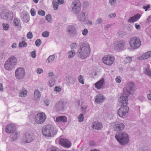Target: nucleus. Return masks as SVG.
<instances>
[{
  "label": "nucleus",
  "instance_id": "nucleus-1",
  "mask_svg": "<svg viewBox=\"0 0 151 151\" xmlns=\"http://www.w3.org/2000/svg\"><path fill=\"white\" fill-rule=\"evenodd\" d=\"M136 90L135 85L133 82H129L125 86L123 89V95L120 97V102L122 106L118 111L119 115L123 117L127 114L129 108L127 106L128 103L127 97Z\"/></svg>",
  "mask_w": 151,
  "mask_h": 151
},
{
  "label": "nucleus",
  "instance_id": "nucleus-2",
  "mask_svg": "<svg viewBox=\"0 0 151 151\" xmlns=\"http://www.w3.org/2000/svg\"><path fill=\"white\" fill-rule=\"evenodd\" d=\"M78 56L82 59H84L88 56L90 53L89 46L87 43L81 44L80 48L78 50Z\"/></svg>",
  "mask_w": 151,
  "mask_h": 151
},
{
  "label": "nucleus",
  "instance_id": "nucleus-3",
  "mask_svg": "<svg viewBox=\"0 0 151 151\" xmlns=\"http://www.w3.org/2000/svg\"><path fill=\"white\" fill-rule=\"evenodd\" d=\"M57 132V130L50 125L43 127L42 129L43 134L46 137H52Z\"/></svg>",
  "mask_w": 151,
  "mask_h": 151
},
{
  "label": "nucleus",
  "instance_id": "nucleus-4",
  "mask_svg": "<svg viewBox=\"0 0 151 151\" xmlns=\"http://www.w3.org/2000/svg\"><path fill=\"white\" fill-rule=\"evenodd\" d=\"M115 138L122 145L126 144L129 140L128 134L125 132L118 133L116 134Z\"/></svg>",
  "mask_w": 151,
  "mask_h": 151
},
{
  "label": "nucleus",
  "instance_id": "nucleus-5",
  "mask_svg": "<svg viewBox=\"0 0 151 151\" xmlns=\"http://www.w3.org/2000/svg\"><path fill=\"white\" fill-rule=\"evenodd\" d=\"M17 62V58L14 56L12 57L5 62L4 65V68L7 70H11L15 66Z\"/></svg>",
  "mask_w": 151,
  "mask_h": 151
},
{
  "label": "nucleus",
  "instance_id": "nucleus-6",
  "mask_svg": "<svg viewBox=\"0 0 151 151\" xmlns=\"http://www.w3.org/2000/svg\"><path fill=\"white\" fill-rule=\"evenodd\" d=\"M130 46L133 49L139 48L141 45V42L139 39L137 37L131 38L129 40Z\"/></svg>",
  "mask_w": 151,
  "mask_h": 151
},
{
  "label": "nucleus",
  "instance_id": "nucleus-7",
  "mask_svg": "<svg viewBox=\"0 0 151 151\" xmlns=\"http://www.w3.org/2000/svg\"><path fill=\"white\" fill-rule=\"evenodd\" d=\"M25 72L24 69L22 68H17L15 71V75L16 78L19 79H22L25 76Z\"/></svg>",
  "mask_w": 151,
  "mask_h": 151
},
{
  "label": "nucleus",
  "instance_id": "nucleus-8",
  "mask_svg": "<svg viewBox=\"0 0 151 151\" xmlns=\"http://www.w3.org/2000/svg\"><path fill=\"white\" fill-rule=\"evenodd\" d=\"M34 136L33 131H29L27 132L23 137V142L25 143L31 142L33 140Z\"/></svg>",
  "mask_w": 151,
  "mask_h": 151
},
{
  "label": "nucleus",
  "instance_id": "nucleus-9",
  "mask_svg": "<svg viewBox=\"0 0 151 151\" xmlns=\"http://www.w3.org/2000/svg\"><path fill=\"white\" fill-rule=\"evenodd\" d=\"M46 116L43 112L39 113L36 116L35 121L38 124H42L45 122Z\"/></svg>",
  "mask_w": 151,
  "mask_h": 151
},
{
  "label": "nucleus",
  "instance_id": "nucleus-10",
  "mask_svg": "<svg viewBox=\"0 0 151 151\" xmlns=\"http://www.w3.org/2000/svg\"><path fill=\"white\" fill-rule=\"evenodd\" d=\"M102 60L105 64L110 65L113 63L114 60V58L109 55H106L102 58Z\"/></svg>",
  "mask_w": 151,
  "mask_h": 151
},
{
  "label": "nucleus",
  "instance_id": "nucleus-11",
  "mask_svg": "<svg viewBox=\"0 0 151 151\" xmlns=\"http://www.w3.org/2000/svg\"><path fill=\"white\" fill-rule=\"evenodd\" d=\"M81 3L79 0H75L72 4L73 12L76 13L79 12L81 10Z\"/></svg>",
  "mask_w": 151,
  "mask_h": 151
},
{
  "label": "nucleus",
  "instance_id": "nucleus-12",
  "mask_svg": "<svg viewBox=\"0 0 151 151\" xmlns=\"http://www.w3.org/2000/svg\"><path fill=\"white\" fill-rule=\"evenodd\" d=\"M59 143L63 146L67 148L70 147L71 145V143L68 140L63 138L60 139Z\"/></svg>",
  "mask_w": 151,
  "mask_h": 151
},
{
  "label": "nucleus",
  "instance_id": "nucleus-13",
  "mask_svg": "<svg viewBox=\"0 0 151 151\" xmlns=\"http://www.w3.org/2000/svg\"><path fill=\"white\" fill-rule=\"evenodd\" d=\"M114 47L115 49L118 51H119L122 49L124 47L125 43L122 41H120L116 42Z\"/></svg>",
  "mask_w": 151,
  "mask_h": 151
},
{
  "label": "nucleus",
  "instance_id": "nucleus-14",
  "mask_svg": "<svg viewBox=\"0 0 151 151\" xmlns=\"http://www.w3.org/2000/svg\"><path fill=\"white\" fill-rule=\"evenodd\" d=\"M15 129V125L12 124H8L5 129V132L8 133L12 132Z\"/></svg>",
  "mask_w": 151,
  "mask_h": 151
},
{
  "label": "nucleus",
  "instance_id": "nucleus-15",
  "mask_svg": "<svg viewBox=\"0 0 151 151\" xmlns=\"http://www.w3.org/2000/svg\"><path fill=\"white\" fill-rule=\"evenodd\" d=\"M151 57V51H148L146 52L143 54L141 56L138 57L137 59L139 60H144Z\"/></svg>",
  "mask_w": 151,
  "mask_h": 151
},
{
  "label": "nucleus",
  "instance_id": "nucleus-16",
  "mask_svg": "<svg viewBox=\"0 0 151 151\" xmlns=\"http://www.w3.org/2000/svg\"><path fill=\"white\" fill-rule=\"evenodd\" d=\"M104 83V78H102L95 84V87L98 89L102 88L103 86Z\"/></svg>",
  "mask_w": 151,
  "mask_h": 151
},
{
  "label": "nucleus",
  "instance_id": "nucleus-17",
  "mask_svg": "<svg viewBox=\"0 0 151 151\" xmlns=\"http://www.w3.org/2000/svg\"><path fill=\"white\" fill-rule=\"evenodd\" d=\"M141 15L139 14L134 15L133 17H130L128 20V22L132 23L138 20L140 17Z\"/></svg>",
  "mask_w": 151,
  "mask_h": 151
},
{
  "label": "nucleus",
  "instance_id": "nucleus-18",
  "mask_svg": "<svg viewBox=\"0 0 151 151\" xmlns=\"http://www.w3.org/2000/svg\"><path fill=\"white\" fill-rule=\"evenodd\" d=\"M92 127L93 129L99 130L102 127V124L100 122H94L93 123Z\"/></svg>",
  "mask_w": 151,
  "mask_h": 151
},
{
  "label": "nucleus",
  "instance_id": "nucleus-19",
  "mask_svg": "<svg viewBox=\"0 0 151 151\" xmlns=\"http://www.w3.org/2000/svg\"><path fill=\"white\" fill-rule=\"evenodd\" d=\"M67 121L66 117L64 116H58L56 118V121L57 122H65Z\"/></svg>",
  "mask_w": 151,
  "mask_h": 151
},
{
  "label": "nucleus",
  "instance_id": "nucleus-20",
  "mask_svg": "<svg viewBox=\"0 0 151 151\" xmlns=\"http://www.w3.org/2000/svg\"><path fill=\"white\" fill-rule=\"evenodd\" d=\"M104 99V97L102 95H98L96 96L95 101L97 103L99 104L103 101Z\"/></svg>",
  "mask_w": 151,
  "mask_h": 151
},
{
  "label": "nucleus",
  "instance_id": "nucleus-21",
  "mask_svg": "<svg viewBox=\"0 0 151 151\" xmlns=\"http://www.w3.org/2000/svg\"><path fill=\"white\" fill-rule=\"evenodd\" d=\"M68 31L70 34H74L76 33V30L73 26H69L67 27Z\"/></svg>",
  "mask_w": 151,
  "mask_h": 151
},
{
  "label": "nucleus",
  "instance_id": "nucleus-22",
  "mask_svg": "<svg viewBox=\"0 0 151 151\" xmlns=\"http://www.w3.org/2000/svg\"><path fill=\"white\" fill-rule=\"evenodd\" d=\"M114 130L116 131L123 130L124 128V125L122 123L115 125Z\"/></svg>",
  "mask_w": 151,
  "mask_h": 151
},
{
  "label": "nucleus",
  "instance_id": "nucleus-23",
  "mask_svg": "<svg viewBox=\"0 0 151 151\" xmlns=\"http://www.w3.org/2000/svg\"><path fill=\"white\" fill-rule=\"evenodd\" d=\"M34 95L35 99L40 98V94L38 90H35L34 92Z\"/></svg>",
  "mask_w": 151,
  "mask_h": 151
},
{
  "label": "nucleus",
  "instance_id": "nucleus-24",
  "mask_svg": "<svg viewBox=\"0 0 151 151\" xmlns=\"http://www.w3.org/2000/svg\"><path fill=\"white\" fill-rule=\"evenodd\" d=\"M68 57L70 58L73 57L75 55V52L74 50H72L68 52Z\"/></svg>",
  "mask_w": 151,
  "mask_h": 151
},
{
  "label": "nucleus",
  "instance_id": "nucleus-25",
  "mask_svg": "<svg viewBox=\"0 0 151 151\" xmlns=\"http://www.w3.org/2000/svg\"><path fill=\"white\" fill-rule=\"evenodd\" d=\"M9 13L6 12V13L4 12H2L1 14V17L2 18L4 19H6L8 17V15Z\"/></svg>",
  "mask_w": 151,
  "mask_h": 151
},
{
  "label": "nucleus",
  "instance_id": "nucleus-26",
  "mask_svg": "<svg viewBox=\"0 0 151 151\" xmlns=\"http://www.w3.org/2000/svg\"><path fill=\"white\" fill-rule=\"evenodd\" d=\"M47 151H59V150L56 147L52 146L48 148Z\"/></svg>",
  "mask_w": 151,
  "mask_h": 151
},
{
  "label": "nucleus",
  "instance_id": "nucleus-27",
  "mask_svg": "<svg viewBox=\"0 0 151 151\" xmlns=\"http://www.w3.org/2000/svg\"><path fill=\"white\" fill-rule=\"evenodd\" d=\"M27 45V44L26 42L24 41H22L19 43V47H26Z\"/></svg>",
  "mask_w": 151,
  "mask_h": 151
},
{
  "label": "nucleus",
  "instance_id": "nucleus-28",
  "mask_svg": "<svg viewBox=\"0 0 151 151\" xmlns=\"http://www.w3.org/2000/svg\"><path fill=\"white\" fill-rule=\"evenodd\" d=\"M27 90L22 89V91L19 93L20 96L22 97H24L27 95Z\"/></svg>",
  "mask_w": 151,
  "mask_h": 151
},
{
  "label": "nucleus",
  "instance_id": "nucleus-29",
  "mask_svg": "<svg viewBox=\"0 0 151 151\" xmlns=\"http://www.w3.org/2000/svg\"><path fill=\"white\" fill-rule=\"evenodd\" d=\"M55 56L53 55L50 56L46 60L47 63L52 62L54 60Z\"/></svg>",
  "mask_w": 151,
  "mask_h": 151
},
{
  "label": "nucleus",
  "instance_id": "nucleus-30",
  "mask_svg": "<svg viewBox=\"0 0 151 151\" xmlns=\"http://www.w3.org/2000/svg\"><path fill=\"white\" fill-rule=\"evenodd\" d=\"M52 4L54 9L55 10H56L58 8V3L56 1H52Z\"/></svg>",
  "mask_w": 151,
  "mask_h": 151
},
{
  "label": "nucleus",
  "instance_id": "nucleus-31",
  "mask_svg": "<svg viewBox=\"0 0 151 151\" xmlns=\"http://www.w3.org/2000/svg\"><path fill=\"white\" fill-rule=\"evenodd\" d=\"M14 25L15 26H18L20 23V20L18 19H16L14 20Z\"/></svg>",
  "mask_w": 151,
  "mask_h": 151
},
{
  "label": "nucleus",
  "instance_id": "nucleus-32",
  "mask_svg": "<svg viewBox=\"0 0 151 151\" xmlns=\"http://www.w3.org/2000/svg\"><path fill=\"white\" fill-rule=\"evenodd\" d=\"M85 14L84 13H82V14H81L80 16H79L78 18L79 19L80 21H83L85 20Z\"/></svg>",
  "mask_w": 151,
  "mask_h": 151
},
{
  "label": "nucleus",
  "instance_id": "nucleus-33",
  "mask_svg": "<svg viewBox=\"0 0 151 151\" xmlns=\"http://www.w3.org/2000/svg\"><path fill=\"white\" fill-rule=\"evenodd\" d=\"M145 73L148 76L151 77V70L148 68L146 69L145 71Z\"/></svg>",
  "mask_w": 151,
  "mask_h": 151
},
{
  "label": "nucleus",
  "instance_id": "nucleus-34",
  "mask_svg": "<svg viewBox=\"0 0 151 151\" xmlns=\"http://www.w3.org/2000/svg\"><path fill=\"white\" fill-rule=\"evenodd\" d=\"M132 58L130 57H127L124 60V62L126 63H129L132 61Z\"/></svg>",
  "mask_w": 151,
  "mask_h": 151
},
{
  "label": "nucleus",
  "instance_id": "nucleus-35",
  "mask_svg": "<svg viewBox=\"0 0 151 151\" xmlns=\"http://www.w3.org/2000/svg\"><path fill=\"white\" fill-rule=\"evenodd\" d=\"M78 80L79 82L82 84H84L83 79V76L81 75H80L78 77Z\"/></svg>",
  "mask_w": 151,
  "mask_h": 151
},
{
  "label": "nucleus",
  "instance_id": "nucleus-36",
  "mask_svg": "<svg viewBox=\"0 0 151 151\" xmlns=\"http://www.w3.org/2000/svg\"><path fill=\"white\" fill-rule=\"evenodd\" d=\"M3 29L5 30H7L9 28V25L7 24H3Z\"/></svg>",
  "mask_w": 151,
  "mask_h": 151
},
{
  "label": "nucleus",
  "instance_id": "nucleus-37",
  "mask_svg": "<svg viewBox=\"0 0 151 151\" xmlns=\"http://www.w3.org/2000/svg\"><path fill=\"white\" fill-rule=\"evenodd\" d=\"M35 44L36 46H39L41 44V41L40 39H37L35 41Z\"/></svg>",
  "mask_w": 151,
  "mask_h": 151
},
{
  "label": "nucleus",
  "instance_id": "nucleus-38",
  "mask_svg": "<svg viewBox=\"0 0 151 151\" xmlns=\"http://www.w3.org/2000/svg\"><path fill=\"white\" fill-rule=\"evenodd\" d=\"M27 38L29 39H32L33 37L32 33L30 32H28L27 33Z\"/></svg>",
  "mask_w": 151,
  "mask_h": 151
},
{
  "label": "nucleus",
  "instance_id": "nucleus-39",
  "mask_svg": "<svg viewBox=\"0 0 151 151\" xmlns=\"http://www.w3.org/2000/svg\"><path fill=\"white\" fill-rule=\"evenodd\" d=\"M83 114H81L78 117V121L80 122H82L83 120Z\"/></svg>",
  "mask_w": 151,
  "mask_h": 151
},
{
  "label": "nucleus",
  "instance_id": "nucleus-40",
  "mask_svg": "<svg viewBox=\"0 0 151 151\" xmlns=\"http://www.w3.org/2000/svg\"><path fill=\"white\" fill-rule=\"evenodd\" d=\"M42 36L44 37H48L49 36V33L47 31H45L42 33Z\"/></svg>",
  "mask_w": 151,
  "mask_h": 151
},
{
  "label": "nucleus",
  "instance_id": "nucleus-41",
  "mask_svg": "<svg viewBox=\"0 0 151 151\" xmlns=\"http://www.w3.org/2000/svg\"><path fill=\"white\" fill-rule=\"evenodd\" d=\"M46 19L48 22H51L52 20L51 15L50 14L47 15L46 16Z\"/></svg>",
  "mask_w": 151,
  "mask_h": 151
},
{
  "label": "nucleus",
  "instance_id": "nucleus-42",
  "mask_svg": "<svg viewBox=\"0 0 151 151\" xmlns=\"http://www.w3.org/2000/svg\"><path fill=\"white\" fill-rule=\"evenodd\" d=\"M38 13L39 15L42 16H44L45 15V11L42 10L39 11Z\"/></svg>",
  "mask_w": 151,
  "mask_h": 151
},
{
  "label": "nucleus",
  "instance_id": "nucleus-43",
  "mask_svg": "<svg viewBox=\"0 0 151 151\" xmlns=\"http://www.w3.org/2000/svg\"><path fill=\"white\" fill-rule=\"evenodd\" d=\"M121 80L122 78L120 76H117L115 79L116 82L118 83L121 82Z\"/></svg>",
  "mask_w": 151,
  "mask_h": 151
},
{
  "label": "nucleus",
  "instance_id": "nucleus-44",
  "mask_svg": "<svg viewBox=\"0 0 151 151\" xmlns=\"http://www.w3.org/2000/svg\"><path fill=\"white\" fill-rule=\"evenodd\" d=\"M18 134L17 133H16L15 134H12L11 135V136L12 137L13 139L14 140L17 139V137Z\"/></svg>",
  "mask_w": 151,
  "mask_h": 151
},
{
  "label": "nucleus",
  "instance_id": "nucleus-45",
  "mask_svg": "<svg viewBox=\"0 0 151 151\" xmlns=\"http://www.w3.org/2000/svg\"><path fill=\"white\" fill-rule=\"evenodd\" d=\"M61 90V88L60 86H56L55 87L54 91H60Z\"/></svg>",
  "mask_w": 151,
  "mask_h": 151
},
{
  "label": "nucleus",
  "instance_id": "nucleus-46",
  "mask_svg": "<svg viewBox=\"0 0 151 151\" xmlns=\"http://www.w3.org/2000/svg\"><path fill=\"white\" fill-rule=\"evenodd\" d=\"M31 14L32 16H34L36 14V13L34 9H31L30 10Z\"/></svg>",
  "mask_w": 151,
  "mask_h": 151
},
{
  "label": "nucleus",
  "instance_id": "nucleus-47",
  "mask_svg": "<svg viewBox=\"0 0 151 151\" xmlns=\"http://www.w3.org/2000/svg\"><path fill=\"white\" fill-rule=\"evenodd\" d=\"M49 85L50 87H52L54 84V81L52 80H50L49 81Z\"/></svg>",
  "mask_w": 151,
  "mask_h": 151
},
{
  "label": "nucleus",
  "instance_id": "nucleus-48",
  "mask_svg": "<svg viewBox=\"0 0 151 151\" xmlns=\"http://www.w3.org/2000/svg\"><path fill=\"white\" fill-rule=\"evenodd\" d=\"M88 32V30L86 29H84L82 32V34L83 35H86Z\"/></svg>",
  "mask_w": 151,
  "mask_h": 151
},
{
  "label": "nucleus",
  "instance_id": "nucleus-49",
  "mask_svg": "<svg viewBox=\"0 0 151 151\" xmlns=\"http://www.w3.org/2000/svg\"><path fill=\"white\" fill-rule=\"evenodd\" d=\"M43 72V70L41 68H37V73L38 74H40L42 73Z\"/></svg>",
  "mask_w": 151,
  "mask_h": 151
},
{
  "label": "nucleus",
  "instance_id": "nucleus-50",
  "mask_svg": "<svg viewBox=\"0 0 151 151\" xmlns=\"http://www.w3.org/2000/svg\"><path fill=\"white\" fill-rule=\"evenodd\" d=\"M150 5L148 4L147 6H143V8H144L145 9V11H146L149 8H150Z\"/></svg>",
  "mask_w": 151,
  "mask_h": 151
},
{
  "label": "nucleus",
  "instance_id": "nucleus-51",
  "mask_svg": "<svg viewBox=\"0 0 151 151\" xmlns=\"http://www.w3.org/2000/svg\"><path fill=\"white\" fill-rule=\"evenodd\" d=\"M116 0H109V2L111 5H114L116 3Z\"/></svg>",
  "mask_w": 151,
  "mask_h": 151
},
{
  "label": "nucleus",
  "instance_id": "nucleus-52",
  "mask_svg": "<svg viewBox=\"0 0 151 151\" xmlns=\"http://www.w3.org/2000/svg\"><path fill=\"white\" fill-rule=\"evenodd\" d=\"M32 57L33 58H35L36 57V54L35 52L33 51L31 53Z\"/></svg>",
  "mask_w": 151,
  "mask_h": 151
},
{
  "label": "nucleus",
  "instance_id": "nucleus-53",
  "mask_svg": "<svg viewBox=\"0 0 151 151\" xmlns=\"http://www.w3.org/2000/svg\"><path fill=\"white\" fill-rule=\"evenodd\" d=\"M135 27L136 29H139L140 28V25L137 24V23L135 24Z\"/></svg>",
  "mask_w": 151,
  "mask_h": 151
},
{
  "label": "nucleus",
  "instance_id": "nucleus-54",
  "mask_svg": "<svg viewBox=\"0 0 151 151\" xmlns=\"http://www.w3.org/2000/svg\"><path fill=\"white\" fill-rule=\"evenodd\" d=\"M102 22V20L101 19L99 18L97 19L96 21V23L97 24H99Z\"/></svg>",
  "mask_w": 151,
  "mask_h": 151
},
{
  "label": "nucleus",
  "instance_id": "nucleus-55",
  "mask_svg": "<svg viewBox=\"0 0 151 151\" xmlns=\"http://www.w3.org/2000/svg\"><path fill=\"white\" fill-rule=\"evenodd\" d=\"M147 97L148 99L151 100V91H150V93L147 95Z\"/></svg>",
  "mask_w": 151,
  "mask_h": 151
},
{
  "label": "nucleus",
  "instance_id": "nucleus-56",
  "mask_svg": "<svg viewBox=\"0 0 151 151\" xmlns=\"http://www.w3.org/2000/svg\"><path fill=\"white\" fill-rule=\"evenodd\" d=\"M3 87L2 84L0 83V91H2L3 90Z\"/></svg>",
  "mask_w": 151,
  "mask_h": 151
},
{
  "label": "nucleus",
  "instance_id": "nucleus-57",
  "mask_svg": "<svg viewBox=\"0 0 151 151\" xmlns=\"http://www.w3.org/2000/svg\"><path fill=\"white\" fill-rule=\"evenodd\" d=\"M112 16L113 17H114L116 16V14L114 13H113V14H112V15L111 14L109 15V17L110 18H111L112 17Z\"/></svg>",
  "mask_w": 151,
  "mask_h": 151
},
{
  "label": "nucleus",
  "instance_id": "nucleus-58",
  "mask_svg": "<svg viewBox=\"0 0 151 151\" xmlns=\"http://www.w3.org/2000/svg\"><path fill=\"white\" fill-rule=\"evenodd\" d=\"M16 47L17 44L16 43H13L12 45V47L13 48H15Z\"/></svg>",
  "mask_w": 151,
  "mask_h": 151
},
{
  "label": "nucleus",
  "instance_id": "nucleus-59",
  "mask_svg": "<svg viewBox=\"0 0 151 151\" xmlns=\"http://www.w3.org/2000/svg\"><path fill=\"white\" fill-rule=\"evenodd\" d=\"M58 2L61 4H63L64 2V0H58Z\"/></svg>",
  "mask_w": 151,
  "mask_h": 151
},
{
  "label": "nucleus",
  "instance_id": "nucleus-60",
  "mask_svg": "<svg viewBox=\"0 0 151 151\" xmlns=\"http://www.w3.org/2000/svg\"><path fill=\"white\" fill-rule=\"evenodd\" d=\"M150 17L149 16L148 18L146 19V22L147 23H149V20Z\"/></svg>",
  "mask_w": 151,
  "mask_h": 151
},
{
  "label": "nucleus",
  "instance_id": "nucleus-61",
  "mask_svg": "<svg viewBox=\"0 0 151 151\" xmlns=\"http://www.w3.org/2000/svg\"><path fill=\"white\" fill-rule=\"evenodd\" d=\"M45 103L46 106H48L49 104V101L47 100H46L45 101Z\"/></svg>",
  "mask_w": 151,
  "mask_h": 151
},
{
  "label": "nucleus",
  "instance_id": "nucleus-62",
  "mask_svg": "<svg viewBox=\"0 0 151 151\" xmlns=\"http://www.w3.org/2000/svg\"><path fill=\"white\" fill-rule=\"evenodd\" d=\"M92 24V22L90 21H88L87 24L88 25L91 24Z\"/></svg>",
  "mask_w": 151,
  "mask_h": 151
},
{
  "label": "nucleus",
  "instance_id": "nucleus-63",
  "mask_svg": "<svg viewBox=\"0 0 151 151\" xmlns=\"http://www.w3.org/2000/svg\"><path fill=\"white\" fill-rule=\"evenodd\" d=\"M53 74L52 72H50L49 73V76H53Z\"/></svg>",
  "mask_w": 151,
  "mask_h": 151
},
{
  "label": "nucleus",
  "instance_id": "nucleus-64",
  "mask_svg": "<svg viewBox=\"0 0 151 151\" xmlns=\"http://www.w3.org/2000/svg\"><path fill=\"white\" fill-rule=\"evenodd\" d=\"M22 41H26V38L25 37H22Z\"/></svg>",
  "mask_w": 151,
  "mask_h": 151
}]
</instances>
